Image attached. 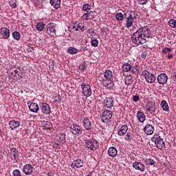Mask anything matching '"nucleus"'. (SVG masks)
Listing matches in <instances>:
<instances>
[{"label":"nucleus","instance_id":"nucleus-1","mask_svg":"<svg viewBox=\"0 0 176 176\" xmlns=\"http://www.w3.org/2000/svg\"><path fill=\"white\" fill-rule=\"evenodd\" d=\"M151 34H152V31L149 29V26H143L132 34L131 41L136 46L144 45L146 43V38H150Z\"/></svg>","mask_w":176,"mask_h":176},{"label":"nucleus","instance_id":"nucleus-2","mask_svg":"<svg viewBox=\"0 0 176 176\" xmlns=\"http://www.w3.org/2000/svg\"><path fill=\"white\" fill-rule=\"evenodd\" d=\"M104 78L102 79V85L107 89H113V74L111 70H106L104 73Z\"/></svg>","mask_w":176,"mask_h":176},{"label":"nucleus","instance_id":"nucleus-3","mask_svg":"<svg viewBox=\"0 0 176 176\" xmlns=\"http://www.w3.org/2000/svg\"><path fill=\"white\" fill-rule=\"evenodd\" d=\"M151 141L153 142H155L158 149H162L164 148V146H166V144L164 143V141H163V139L160 138L159 135H154L151 138Z\"/></svg>","mask_w":176,"mask_h":176},{"label":"nucleus","instance_id":"nucleus-4","mask_svg":"<svg viewBox=\"0 0 176 176\" xmlns=\"http://www.w3.org/2000/svg\"><path fill=\"white\" fill-rule=\"evenodd\" d=\"M100 118L103 123H111V120L112 119V111L105 110Z\"/></svg>","mask_w":176,"mask_h":176},{"label":"nucleus","instance_id":"nucleus-5","mask_svg":"<svg viewBox=\"0 0 176 176\" xmlns=\"http://www.w3.org/2000/svg\"><path fill=\"white\" fill-rule=\"evenodd\" d=\"M143 76L145 77L146 82L148 83H154L156 80V77L155 74L149 73V72L144 70L142 72Z\"/></svg>","mask_w":176,"mask_h":176},{"label":"nucleus","instance_id":"nucleus-6","mask_svg":"<svg viewBox=\"0 0 176 176\" xmlns=\"http://www.w3.org/2000/svg\"><path fill=\"white\" fill-rule=\"evenodd\" d=\"M69 129H70V132L74 135H77L78 137H79V135L82 134V128L76 124H74L73 125H71Z\"/></svg>","mask_w":176,"mask_h":176},{"label":"nucleus","instance_id":"nucleus-7","mask_svg":"<svg viewBox=\"0 0 176 176\" xmlns=\"http://www.w3.org/2000/svg\"><path fill=\"white\" fill-rule=\"evenodd\" d=\"M85 146H87V148L91 151H95V149L98 148V146L97 145V141L94 140H85Z\"/></svg>","mask_w":176,"mask_h":176},{"label":"nucleus","instance_id":"nucleus-8","mask_svg":"<svg viewBox=\"0 0 176 176\" xmlns=\"http://www.w3.org/2000/svg\"><path fill=\"white\" fill-rule=\"evenodd\" d=\"M40 109L43 115L47 116L50 113H52V109L47 103H41L40 105Z\"/></svg>","mask_w":176,"mask_h":176},{"label":"nucleus","instance_id":"nucleus-9","mask_svg":"<svg viewBox=\"0 0 176 176\" xmlns=\"http://www.w3.org/2000/svg\"><path fill=\"white\" fill-rule=\"evenodd\" d=\"M81 88L82 89L83 94L85 97H90L91 96V87L89 85H86L85 82L81 84Z\"/></svg>","mask_w":176,"mask_h":176},{"label":"nucleus","instance_id":"nucleus-10","mask_svg":"<svg viewBox=\"0 0 176 176\" xmlns=\"http://www.w3.org/2000/svg\"><path fill=\"white\" fill-rule=\"evenodd\" d=\"M47 32L50 36H56V24L50 23L47 26Z\"/></svg>","mask_w":176,"mask_h":176},{"label":"nucleus","instance_id":"nucleus-11","mask_svg":"<svg viewBox=\"0 0 176 176\" xmlns=\"http://www.w3.org/2000/svg\"><path fill=\"white\" fill-rule=\"evenodd\" d=\"M157 80L159 85H166L168 80V76L166 73H162L157 76Z\"/></svg>","mask_w":176,"mask_h":176},{"label":"nucleus","instance_id":"nucleus-12","mask_svg":"<svg viewBox=\"0 0 176 176\" xmlns=\"http://www.w3.org/2000/svg\"><path fill=\"white\" fill-rule=\"evenodd\" d=\"M28 105H29V109L31 112L38 113V111H39V106L38 104L32 102H28Z\"/></svg>","mask_w":176,"mask_h":176},{"label":"nucleus","instance_id":"nucleus-13","mask_svg":"<svg viewBox=\"0 0 176 176\" xmlns=\"http://www.w3.org/2000/svg\"><path fill=\"white\" fill-rule=\"evenodd\" d=\"M133 167L135 170H138V171H142L144 173L145 171V165L140 162H135L133 163Z\"/></svg>","mask_w":176,"mask_h":176},{"label":"nucleus","instance_id":"nucleus-14","mask_svg":"<svg viewBox=\"0 0 176 176\" xmlns=\"http://www.w3.org/2000/svg\"><path fill=\"white\" fill-rule=\"evenodd\" d=\"M103 105L109 109H111V108L113 107V98L111 97L105 98L103 101Z\"/></svg>","mask_w":176,"mask_h":176},{"label":"nucleus","instance_id":"nucleus-15","mask_svg":"<svg viewBox=\"0 0 176 176\" xmlns=\"http://www.w3.org/2000/svg\"><path fill=\"white\" fill-rule=\"evenodd\" d=\"M23 171L25 175H31L34 171V167L31 164H25L23 166Z\"/></svg>","mask_w":176,"mask_h":176},{"label":"nucleus","instance_id":"nucleus-16","mask_svg":"<svg viewBox=\"0 0 176 176\" xmlns=\"http://www.w3.org/2000/svg\"><path fill=\"white\" fill-rule=\"evenodd\" d=\"M0 34L3 36V39H9L10 36V30L7 28H1L0 29Z\"/></svg>","mask_w":176,"mask_h":176},{"label":"nucleus","instance_id":"nucleus-17","mask_svg":"<svg viewBox=\"0 0 176 176\" xmlns=\"http://www.w3.org/2000/svg\"><path fill=\"white\" fill-rule=\"evenodd\" d=\"M123 72H131L132 74H135V71L134 70V67L131 66L129 63L124 64L122 67Z\"/></svg>","mask_w":176,"mask_h":176},{"label":"nucleus","instance_id":"nucleus-18","mask_svg":"<svg viewBox=\"0 0 176 176\" xmlns=\"http://www.w3.org/2000/svg\"><path fill=\"white\" fill-rule=\"evenodd\" d=\"M83 127L85 130H91V122H90V119L89 118L85 117L83 119Z\"/></svg>","mask_w":176,"mask_h":176},{"label":"nucleus","instance_id":"nucleus-19","mask_svg":"<svg viewBox=\"0 0 176 176\" xmlns=\"http://www.w3.org/2000/svg\"><path fill=\"white\" fill-rule=\"evenodd\" d=\"M144 131L145 134H147V135H152V134H153V131H155V128L148 124L144 128Z\"/></svg>","mask_w":176,"mask_h":176},{"label":"nucleus","instance_id":"nucleus-20","mask_svg":"<svg viewBox=\"0 0 176 176\" xmlns=\"http://www.w3.org/2000/svg\"><path fill=\"white\" fill-rule=\"evenodd\" d=\"M71 167L72 168H75V167H76V168H80L83 167V161L80 159H77L71 164Z\"/></svg>","mask_w":176,"mask_h":176},{"label":"nucleus","instance_id":"nucleus-21","mask_svg":"<svg viewBox=\"0 0 176 176\" xmlns=\"http://www.w3.org/2000/svg\"><path fill=\"white\" fill-rule=\"evenodd\" d=\"M8 124L11 130H14V129H17V127L20 126V122L16 121V120H12L9 122Z\"/></svg>","mask_w":176,"mask_h":176},{"label":"nucleus","instance_id":"nucleus-22","mask_svg":"<svg viewBox=\"0 0 176 176\" xmlns=\"http://www.w3.org/2000/svg\"><path fill=\"white\" fill-rule=\"evenodd\" d=\"M108 155L111 157H115L118 155V150L114 146H111L109 148Z\"/></svg>","mask_w":176,"mask_h":176},{"label":"nucleus","instance_id":"nucleus-23","mask_svg":"<svg viewBox=\"0 0 176 176\" xmlns=\"http://www.w3.org/2000/svg\"><path fill=\"white\" fill-rule=\"evenodd\" d=\"M146 109L148 112H150V113H153V112L156 111V108H155V104L152 102L146 104Z\"/></svg>","mask_w":176,"mask_h":176},{"label":"nucleus","instance_id":"nucleus-24","mask_svg":"<svg viewBox=\"0 0 176 176\" xmlns=\"http://www.w3.org/2000/svg\"><path fill=\"white\" fill-rule=\"evenodd\" d=\"M137 118L139 122H140L141 123H144V122H145V120L146 119V117L143 112L138 111L137 113Z\"/></svg>","mask_w":176,"mask_h":176},{"label":"nucleus","instance_id":"nucleus-25","mask_svg":"<svg viewBox=\"0 0 176 176\" xmlns=\"http://www.w3.org/2000/svg\"><path fill=\"white\" fill-rule=\"evenodd\" d=\"M50 3L55 9H58L61 6V0H50Z\"/></svg>","mask_w":176,"mask_h":176},{"label":"nucleus","instance_id":"nucleus-26","mask_svg":"<svg viewBox=\"0 0 176 176\" xmlns=\"http://www.w3.org/2000/svg\"><path fill=\"white\" fill-rule=\"evenodd\" d=\"M128 131H129V126H127L126 124H124L122 126H121V128L118 131V135L120 136L124 135V134H126V133H127Z\"/></svg>","mask_w":176,"mask_h":176},{"label":"nucleus","instance_id":"nucleus-27","mask_svg":"<svg viewBox=\"0 0 176 176\" xmlns=\"http://www.w3.org/2000/svg\"><path fill=\"white\" fill-rule=\"evenodd\" d=\"M42 127L43 130H50L52 129V122L48 121H43L42 122Z\"/></svg>","mask_w":176,"mask_h":176},{"label":"nucleus","instance_id":"nucleus-28","mask_svg":"<svg viewBox=\"0 0 176 176\" xmlns=\"http://www.w3.org/2000/svg\"><path fill=\"white\" fill-rule=\"evenodd\" d=\"M133 23H134V20L128 16V17H126V19L125 26L128 29L131 28V27H133Z\"/></svg>","mask_w":176,"mask_h":176},{"label":"nucleus","instance_id":"nucleus-29","mask_svg":"<svg viewBox=\"0 0 176 176\" xmlns=\"http://www.w3.org/2000/svg\"><path fill=\"white\" fill-rule=\"evenodd\" d=\"M124 80L126 86H131V85H133V77L131 75L126 76Z\"/></svg>","mask_w":176,"mask_h":176},{"label":"nucleus","instance_id":"nucleus-30","mask_svg":"<svg viewBox=\"0 0 176 176\" xmlns=\"http://www.w3.org/2000/svg\"><path fill=\"white\" fill-rule=\"evenodd\" d=\"M129 19H131L132 20L135 21L138 17V12L137 11H131L129 12Z\"/></svg>","mask_w":176,"mask_h":176},{"label":"nucleus","instance_id":"nucleus-31","mask_svg":"<svg viewBox=\"0 0 176 176\" xmlns=\"http://www.w3.org/2000/svg\"><path fill=\"white\" fill-rule=\"evenodd\" d=\"M161 107L163 111H165V112H168L170 108L168 107V104H167V102L166 100H162L161 102Z\"/></svg>","mask_w":176,"mask_h":176},{"label":"nucleus","instance_id":"nucleus-32","mask_svg":"<svg viewBox=\"0 0 176 176\" xmlns=\"http://www.w3.org/2000/svg\"><path fill=\"white\" fill-rule=\"evenodd\" d=\"M133 138H134V134H133V132L131 131H128L126 133V135H125L124 140L126 141H131V140H133Z\"/></svg>","mask_w":176,"mask_h":176},{"label":"nucleus","instance_id":"nucleus-33","mask_svg":"<svg viewBox=\"0 0 176 176\" xmlns=\"http://www.w3.org/2000/svg\"><path fill=\"white\" fill-rule=\"evenodd\" d=\"M36 30L38 31H43L45 30V23L43 22H39L36 25Z\"/></svg>","mask_w":176,"mask_h":176},{"label":"nucleus","instance_id":"nucleus-34","mask_svg":"<svg viewBox=\"0 0 176 176\" xmlns=\"http://www.w3.org/2000/svg\"><path fill=\"white\" fill-rule=\"evenodd\" d=\"M12 37L14 38V39H15V41H20V38H21L20 32H12Z\"/></svg>","mask_w":176,"mask_h":176},{"label":"nucleus","instance_id":"nucleus-35","mask_svg":"<svg viewBox=\"0 0 176 176\" xmlns=\"http://www.w3.org/2000/svg\"><path fill=\"white\" fill-rule=\"evenodd\" d=\"M10 157L12 160L17 161V158L19 157V151L10 153Z\"/></svg>","mask_w":176,"mask_h":176},{"label":"nucleus","instance_id":"nucleus-36","mask_svg":"<svg viewBox=\"0 0 176 176\" xmlns=\"http://www.w3.org/2000/svg\"><path fill=\"white\" fill-rule=\"evenodd\" d=\"M146 166H153V164H155V161H153V160L152 159H148L146 158L145 160H144Z\"/></svg>","mask_w":176,"mask_h":176},{"label":"nucleus","instance_id":"nucleus-37","mask_svg":"<svg viewBox=\"0 0 176 176\" xmlns=\"http://www.w3.org/2000/svg\"><path fill=\"white\" fill-rule=\"evenodd\" d=\"M68 52L70 54H76V53H78V50H76L74 47H69L68 49Z\"/></svg>","mask_w":176,"mask_h":176},{"label":"nucleus","instance_id":"nucleus-38","mask_svg":"<svg viewBox=\"0 0 176 176\" xmlns=\"http://www.w3.org/2000/svg\"><path fill=\"white\" fill-rule=\"evenodd\" d=\"M168 25L171 28H176V20L175 19H170L168 21Z\"/></svg>","mask_w":176,"mask_h":176},{"label":"nucleus","instance_id":"nucleus-39","mask_svg":"<svg viewBox=\"0 0 176 176\" xmlns=\"http://www.w3.org/2000/svg\"><path fill=\"white\" fill-rule=\"evenodd\" d=\"M21 71V68L18 67L17 69L14 70V74L13 72L11 73V76L12 78H16V75H19Z\"/></svg>","mask_w":176,"mask_h":176},{"label":"nucleus","instance_id":"nucleus-40","mask_svg":"<svg viewBox=\"0 0 176 176\" xmlns=\"http://www.w3.org/2000/svg\"><path fill=\"white\" fill-rule=\"evenodd\" d=\"M91 9V6L90 5L86 3L82 6V10L84 12H89Z\"/></svg>","mask_w":176,"mask_h":176},{"label":"nucleus","instance_id":"nucleus-41","mask_svg":"<svg viewBox=\"0 0 176 176\" xmlns=\"http://www.w3.org/2000/svg\"><path fill=\"white\" fill-rule=\"evenodd\" d=\"M116 19L118 21H122L123 20V14L122 12H118L116 14Z\"/></svg>","mask_w":176,"mask_h":176},{"label":"nucleus","instance_id":"nucleus-42","mask_svg":"<svg viewBox=\"0 0 176 176\" xmlns=\"http://www.w3.org/2000/svg\"><path fill=\"white\" fill-rule=\"evenodd\" d=\"M17 1L16 0H10V6L14 9L17 6Z\"/></svg>","mask_w":176,"mask_h":176},{"label":"nucleus","instance_id":"nucleus-43","mask_svg":"<svg viewBox=\"0 0 176 176\" xmlns=\"http://www.w3.org/2000/svg\"><path fill=\"white\" fill-rule=\"evenodd\" d=\"M79 30H80V31H82V32H83V31H85V25L82 23H80L78 22V31H79Z\"/></svg>","mask_w":176,"mask_h":176},{"label":"nucleus","instance_id":"nucleus-44","mask_svg":"<svg viewBox=\"0 0 176 176\" xmlns=\"http://www.w3.org/2000/svg\"><path fill=\"white\" fill-rule=\"evenodd\" d=\"M91 46H93V47H97V46H98V40L97 39L91 40Z\"/></svg>","mask_w":176,"mask_h":176},{"label":"nucleus","instance_id":"nucleus-45","mask_svg":"<svg viewBox=\"0 0 176 176\" xmlns=\"http://www.w3.org/2000/svg\"><path fill=\"white\" fill-rule=\"evenodd\" d=\"M79 25V22L77 21L75 23H74L72 26L71 28L72 30H73L74 31H78V26Z\"/></svg>","mask_w":176,"mask_h":176},{"label":"nucleus","instance_id":"nucleus-46","mask_svg":"<svg viewBox=\"0 0 176 176\" xmlns=\"http://www.w3.org/2000/svg\"><path fill=\"white\" fill-rule=\"evenodd\" d=\"M173 49L168 48V47H165L164 49L162 50L163 53L165 54H170V52H171Z\"/></svg>","mask_w":176,"mask_h":176},{"label":"nucleus","instance_id":"nucleus-47","mask_svg":"<svg viewBox=\"0 0 176 176\" xmlns=\"http://www.w3.org/2000/svg\"><path fill=\"white\" fill-rule=\"evenodd\" d=\"M87 34H89V38H91V36H94V35H96V33L93 29H89L87 31Z\"/></svg>","mask_w":176,"mask_h":176},{"label":"nucleus","instance_id":"nucleus-48","mask_svg":"<svg viewBox=\"0 0 176 176\" xmlns=\"http://www.w3.org/2000/svg\"><path fill=\"white\" fill-rule=\"evenodd\" d=\"M14 176H21V173L19 169H15L12 173Z\"/></svg>","mask_w":176,"mask_h":176},{"label":"nucleus","instance_id":"nucleus-49","mask_svg":"<svg viewBox=\"0 0 176 176\" xmlns=\"http://www.w3.org/2000/svg\"><path fill=\"white\" fill-rule=\"evenodd\" d=\"M86 65H85V63H82L81 64L80 66H79V69H80V71H82V72H83L84 71L86 70Z\"/></svg>","mask_w":176,"mask_h":176},{"label":"nucleus","instance_id":"nucleus-50","mask_svg":"<svg viewBox=\"0 0 176 176\" xmlns=\"http://www.w3.org/2000/svg\"><path fill=\"white\" fill-rule=\"evenodd\" d=\"M82 17L84 20H89V19H90V14H89V12L85 13Z\"/></svg>","mask_w":176,"mask_h":176},{"label":"nucleus","instance_id":"nucleus-51","mask_svg":"<svg viewBox=\"0 0 176 176\" xmlns=\"http://www.w3.org/2000/svg\"><path fill=\"white\" fill-rule=\"evenodd\" d=\"M88 14H89V17L91 16V19H93V17L97 14V12L96 11H91L88 12Z\"/></svg>","mask_w":176,"mask_h":176},{"label":"nucleus","instance_id":"nucleus-52","mask_svg":"<svg viewBox=\"0 0 176 176\" xmlns=\"http://www.w3.org/2000/svg\"><path fill=\"white\" fill-rule=\"evenodd\" d=\"M133 100L134 101V102H138V101H140V96H133Z\"/></svg>","mask_w":176,"mask_h":176},{"label":"nucleus","instance_id":"nucleus-53","mask_svg":"<svg viewBox=\"0 0 176 176\" xmlns=\"http://www.w3.org/2000/svg\"><path fill=\"white\" fill-rule=\"evenodd\" d=\"M138 2L140 5H145L148 2V0H138Z\"/></svg>","mask_w":176,"mask_h":176},{"label":"nucleus","instance_id":"nucleus-54","mask_svg":"<svg viewBox=\"0 0 176 176\" xmlns=\"http://www.w3.org/2000/svg\"><path fill=\"white\" fill-rule=\"evenodd\" d=\"M60 141H65V134H61L59 137Z\"/></svg>","mask_w":176,"mask_h":176},{"label":"nucleus","instance_id":"nucleus-55","mask_svg":"<svg viewBox=\"0 0 176 176\" xmlns=\"http://www.w3.org/2000/svg\"><path fill=\"white\" fill-rule=\"evenodd\" d=\"M16 152H19V151H17V149H16V148H12L10 149V153H16Z\"/></svg>","mask_w":176,"mask_h":176},{"label":"nucleus","instance_id":"nucleus-56","mask_svg":"<svg viewBox=\"0 0 176 176\" xmlns=\"http://www.w3.org/2000/svg\"><path fill=\"white\" fill-rule=\"evenodd\" d=\"M18 76H19L20 79H23V78H24V76L23 75V72H21V70L18 74Z\"/></svg>","mask_w":176,"mask_h":176},{"label":"nucleus","instance_id":"nucleus-57","mask_svg":"<svg viewBox=\"0 0 176 176\" xmlns=\"http://www.w3.org/2000/svg\"><path fill=\"white\" fill-rule=\"evenodd\" d=\"M146 52H144L141 54L142 58H146Z\"/></svg>","mask_w":176,"mask_h":176},{"label":"nucleus","instance_id":"nucleus-58","mask_svg":"<svg viewBox=\"0 0 176 176\" xmlns=\"http://www.w3.org/2000/svg\"><path fill=\"white\" fill-rule=\"evenodd\" d=\"M55 102H61V97L58 96V99L55 100Z\"/></svg>","mask_w":176,"mask_h":176},{"label":"nucleus","instance_id":"nucleus-59","mask_svg":"<svg viewBox=\"0 0 176 176\" xmlns=\"http://www.w3.org/2000/svg\"><path fill=\"white\" fill-rule=\"evenodd\" d=\"M173 54H168V58H173Z\"/></svg>","mask_w":176,"mask_h":176},{"label":"nucleus","instance_id":"nucleus-60","mask_svg":"<svg viewBox=\"0 0 176 176\" xmlns=\"http://www.w3.org/2000/svg\"><path fill=\"white\" fill-rule=\"evenodd\" d=\"M173 79L174 80H176V72L173 73Z\"/></svg>","mask_w":176,"mask_h":176},{"label":"nucleus","instance_id":"nucleus-61","mask_svg":"<svg viewBox=\"0 0 176 176\" xmlns=\"http://www.w3.org/2000/svg\"><path fill=\"white\" fill-rule=\"evenodd\" d=\"M1 89H2V84L1 83V80H0V90Z\"/></svg>","mask_w":176,"mask_h":176},{"label":"nucleus","instance_id":"nucleus-62","mask_svg":"<svg viewBox=\"0 0 176 176\" xmlns=\"http://www.w3.org/2000/svg\"><path fill=\"white\" fill-rule=\"evenodd\" d=\"M47 176H52V174L47 173Z\"/></svg>","mask_w":176,"mask_h":176},{"label":"nucleus","instance_id":"nucleus-63","mask_svg":"<svg viewBox=\"0 0 176 176\" xmlns=\"http://www.w3.org/2000/svg\"><path fill=\"white\" fill-rule=\"evenodd\" d=\"M31 50H34V48H33V47H31Z\"/></svg>","mask_w":176,"mask_h":176},{"label":"nucleus","instance_id":"nucleus-64","mask_svg":"<svg viewBox=\"0 0 176 176\" xmlns=\"http://www.w3.org/2000/svg\"><path fill=\"white\" fill-rule=\"evenodd\" d=\"M87 176H90L89 175H88Z\"/></svg>","mask_w":176,"mask_h":176}]
</instances>
